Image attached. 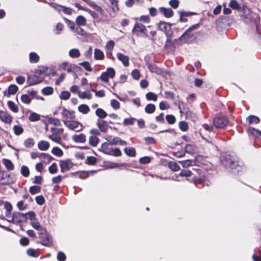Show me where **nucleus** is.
Masks as SVG:
<instances>
[{
	"label": "nucleus",
	"mask_w": 261,
	"mask_h": 261,
	"mask_svg": "<svg viewBox=\"0 0 261 261\" xmlns=\"http://www.w3.org/2000/svg\"><path fill=\"white\" fill-rule=\"evenodd\" d=\"M21 173L24 177H28L30 174V171L28 167L22 166L21 168Z\"/></svg>",
	"instance_id": "nucleus-57"
},
{
	"label": "nucleus",
	"mask_w": 261,
	"mask_h": 261,
	"mask_svg": "<svg viewBox=\"0 0 261 261\" xmlns=\"http://www.w3.org/2000/svg\"><path fill=\"white\" fill-rule=\"evenodd\" d=\"M133 32L137 36L141 37H146L148 36V32L145 27L140 23L135 24Z\"/></svg>",
	"instance_id": "nucleus-5"
},
{
	"label": "nucleus",
	"mask_w": 261,
	"mask_h": 261,
	"mask_svg": "<svg viewBox=\"0 0 261 261\" xmlns=\"http://www.w3.org/2000/svg\"><path fill=\"white\" fill-rule=\"evenodd\" d=\"M192 174L191 171L188 170H183L180 172L179 175L182 177H190Z\"/></svg>",
	"instance_id": "nucleus-64"
},
{
	"label": "nucleus",
	"mask_w": 261,
	"mask_h": 261,
	"mask_svg": "<svg viewBox=\"0 0 261 261\" xmlns=\"http://www.w3.org/2000/svg\"><path fill=\"white\" fill-rule=\"evenodd\" d=\"M0 119L6 123L10 124L12 121V117L8 112L1 111Z\"/></svg>",
	"instance_id": "nucleus-14"
},
{
	"label": "nucleus",
	"mask_w": 261,
	"mask_h": 261,
	"mask_svg": "<svg viewBox=\"0 0 261 261\" xmlns=\"http://www.w3.org/2000/svg\"><path fill=\"white\" fill-rule=\"evenodd\" d=\"M73 165L72 163L68 159L60 161L61 171L63 173L70 170L72 168Z\"/></svg>",
	"instance_id": "nucleus-12"
},
{
	"label": "nucleus",
	"mask_w": 261,
	"mask_h": 261,
	"mask_svg": "<svg viewBox=\"0 0 261 261\" xmlns=\"http://www.w3.org/2000/svg\"><path fill=\"white\" fill-rule=\"evenodd\" d=\"M49 172L51 174H55L58 171V167L56 163H53L48 168Z\"/></svg>",
	"instance_id": "nucleus-59"
},
{
	"label": "nucleus",
	"mask_w": 261,
	"mask_h": 261,
	"mask_svg": "<svg viewBox=\"0 0 261 261\" xmlns=\"http://www.w3.org/2000/svg\"><path fill=\"white\" fill-rule=\"evenodd\" d=\"M49 146V143L46 141H41L38 143V147L41 151L47 150Z\"/></svg>",
	"instance_id": "nucleus-23"
},
{
	"label": "nucleus",
	"mask_w": 261,
	"mask_h": 261,
	"mask_svg": "<svg viewBox=\"0 0 261 261\" xmlns=\"http://www.w3.org/2000/svg\"><path fill=\"white\" fill-rule=\"evenodd\" d=\"M195 150V146L192 144H188L185 147V151L188 153H193Z\"/></svg>",
	"instance_id": "nucleus-48"
},
{
	"label": "nucleus",
	"mask_w": 261,
	"mask_h": 261,
	"mask_svg": "<svg viewBox=\"0 0 261 261\" xmlns=\"http://www.w3.org/2000/svg\"><path fill=\"white\" fill-rule=\"evenodd\" d=\"M148 68L150 72L155 73L158 74L162 75L164 73L163 70L161 68L154 64H149L148 65Z\"/></svg>",
	"instance_id": "nucleus-18"
},
{
	"label": "nucleus",
	"mask_w": 261,
	"mask_h": 261,
	"mask_svg": "<svg viewBox=\"0 0 261 261\" xmlns=\"http://www.w3.org/2000/svg\"><path fill=\"white\" fill-rule=\"evenodd\" d=\"M160 12L164 15L167 18H170L173 15V12L170 8H166L165 7H161L159 9Z\"/></svg>",
	"instance_id": "nucleus-17"
},
{
	"label": "nucleus",
	"mask_w": 261,
	"mask_h": 261,
	"mask_svg": "<svg viewBox=\"0 0 261 261\" xmlns=\"http://www.w3.org/2000/svg\"><path fill=\"white\" fill-rule=\"evenodd\" d=\"M116 56L117 59L122 62L125 67L128 66L129 59L127 56L124 55L120 53H117Z\"/></svg>",
	"instance_id": "nucleus-15"
},
{
	"label": "nucleus",
	"mask_w": 261,
	"mask_h": 261,
	"mask_svg": "<svg viewBox=\"0 0 261 261\" xmlns=\"http://www.w3.org/2000/svg\"><path fill=\"white\" fill-rule=\"evenodd\" d=\"M106 140L109 142L111 144L116 145L118 144L119 138L118 137H114L112 138L111 136H108L106 138Z\"/></svg>",
	"instance_id": "nucleus-42"
},
{
	"label": "nucleus",
	"mask_w": 261,
	"mask_h": 261,
	"mask_svg": "<svg viewBox=\"0 0 261 261\" xmlns=\"http://www.w3.org/2000/svg\"><path fill=\"white\" fill-rule=\"evenodd\" d=\"M220 160L222 164L226 168L233 169H236L238 166V163L236 162V158L229 154H222Z\"/></svg>",
	"instance_id": "nucleus-1"
},
{
	"label": "nucleus",
	"mask_w": 261,
	"mask_h": 261,
	"mask_svg": "<svg viewBox=\"0 0 261 261\" xmlns=\"http://www.w3.org/2000/svg\"><path fill=\"white\" fill-rule=\"evenodd\" d=\"M94 58L96 60H102L104 58L103 52L99 49H95L94 50Z\"/></svg>",
	"instance_id": "nucleus-37"
},
{
	"label": "nucleus",
	"mask_w": 261,
	"mask_h": 261,
	"mask_svg": "<svg viewBox=\"0 0 261 261\" xmlns=\"http://www.w3.org/2000/svg\"><path fill=\"white\" fill-rule=\"evenodd\" d=\"M110 4H111V7L112 9V11L115 13L116 12L118 11L119 10V7H118V0H109Z\"/></svg>",
	"instance_id": "nucleus-28"
},
{
	"label": "nucleus",
	"mask_w": 261,
	"mask_h": 261,
	"mask_svg": "<svg viewBox=\"0 0 261 261\" xmlns=\"http://www.w3.org/2000/svg\"><path fill=\"white\" fill-rule=\"evenodd\" d=\"M21 101L25 104H29L31 102V99L30 96L27 94H23L21 96Z\"/></svg>",
	"instance_id": "nucleus-58"
},
{
	"label": "nucleus",
	"mask_w": 261,
	"mask_h": 261,
	"mask_svg": "<svg viewBox=\"0 0 261 261\" xmlns=\"http://www.w3.org/2000/svg\"><path fill=\"white\" fill-rule=\"evenodd\" d=\"M95 114L99 118L101 119L106 118L108 115L107 113L101 108H98L96 110Z\"/></svg>",
	"instance_id": "nucleus-33"
},
{
	"label": "nucleus",
	"mask_w": 261,
	"mask_h": 261,
	"mask_svg": "<svg viewBox=\"0 0 261 261\" xmlns=\"http://www.w3.org/2000/svg\"><path fill=\"white\" fill-rule=\"evenodd\" d=\"M63 132V129L51 127L50 134L48 135V138L53 142L61 144L62 143V138L61 135Z\"/></svg>",
	"instance_id": "nucleus-2"
},
{
	"label": "nucleus",
	"mask_w": 261,
	"mask_h": 261,
	"mask_svg": "<svg viewBox=\"0 0 261 261\" xmlns=\"http://www.w3.org/2000/svg\"><path fill=\"white\" fill-rule=\"evenodd\" d=\"M155 110V106L152 103L148 104L145 108V111L147 114H152Z\"/></svg>",
	"instance_id": "nucleus-39"
},
{
	"label": "nucleus",
	"mask_w": 261,
	"mask_h": 261,
	"mask_svg": "<svg viewBox=\"0 0 261 261\" xmlns=\"http://www.w3.org/2000/svg\"><path fill=\"white\" fill-rule=\"evenodd\" d=\"M28 83L30 85H34L37 84L42 82V79L38 77L36 75L30 76L28 77Z\"/></svg>",
	"instance_id": "nucleus-21"
},
{
	"label": "nucleus",
	"mask_w": 261,
	"mask_h": 261,
	"mask_svg": "<svg viewBox=\"0 0 261 261\" xmlns=\"http://www.w3.org/2000/svg\"><path fill=\"white\" fill-rule=\"evenodd\" d=\"M39 158L43 159L44 161H47L49 162L53 160V158L48 154L45 153H40Z\"/></svg>",
	"instance_id": "nucleus-51"
},
{
	"label": "nucleus",
	"mask_w": 261,
	"mask_h": 261,
	"mask_svg": "<svg viewBox=\"0 0 261 261\" xmlns=\"http://www.w3.org/2000/svg\"><path fill=\"white\" fill-rule=\"evenodd\" d=\"M76 22L79 25H85L86 23V19L82 16H79L76 19Z\"/></svg>",
	"instance_id": "nucleus-47"
},
{
	"label": "nucleus",
	"mask_w": 261,
	"mask_h": 261,
	"mask_svg": "<svg viewBox=\"0 0 261 261\" xmlns=\"http://www.w3.org/2000/svg\"><path fill=\"white\" fill-rule=\"evenodd\" d=\"M146 98L148 100L156 101L158 96L152 92H148L146 94Z\"/></svg>",
	"instance_id": "nucleus-46"
},
{
	"label": "nucleus",
	"mask_w": 261,
	"mask_h": 261,
	"mask_svg": "<svg viewBox=\"0 0 261 261\" xmlns=\"http://www.w3.org/2000/svg\"><path fill=\"white\" fill-rule=\"evenodd\" d=\"M40 115L36 113L32 112L29 116V120L31 121L34 122L38 121L40 119Z\"/></svg>",
	"instance_id": "nucleus-50"
},
{
	"label": "nucleus",
	"mask_w": 261,
	"mask_h": 261,
	"mask_svg": "<svg viewBox=\"0 0 261 261\" xmlns=\"http://www.w3.org/2000/svg\"><path fill=\"white\" fill-rule=\"evenodd\" d=\"M60 67L61 69L66 71L69 73L74 72L75 69L77 68L76 65L68 62H64L62 63Z\"/></svg>",
	"instance_id": "nucleus-13"
},
{
	"label": "nucleus",
	"mask_w": 261,
	"mask_h": 261,
	"mask_svg": "<svg viewBox=\"0 0 261 261\" xmlns=\"http://www.w3.org/2000/svg\"><path fill=\"white\" fill-rule=\"evenodd\" d=\"M24 216H25L26 220L27 219H29L31 222H32L36 219V215L35 213L33 212L27 213L24 214Z\"/></svg>",
	"instance_id": "nucleus-52"
},
{
	"label": "nucleus",
	"mask_w": 261,
	"mask_h": 261,
	"mask_svg": "<svg viewBox=\"0 0 261 261\" xmlns=\"http://www.w3.org/2000/svg\"><path fill=\"white\" fill-rule=\"evenodd\" d=\"M4 207L6 211L5 215L7 218H11V213L12 210L11 204L8 202L5 203Z\"/></svg>",
	"instance_id": "nucleus-27"
},
{
	"label": "nucleus",
	"mask_w": 261,
	"mask_h": 261,
	"mask_svg": "<svg viewBox=\"0 0 261 261\" xmlns=\"http://www.w3.org/2000/svg\"><path fill=\"white\" fill-rule=\"evenodd\" d=\"M78 110L83 114H87L89 112L90 108L87 105L83 104L78 107Z\"/></svg>",
	"instance_id": "nucleus-29"
},
{
	"label": "nucleus",
	"mask_w": 261,
	"mask_h": 261,
	"mask_svg": "<svg viewBox=\"0 0 261 261\" xmlns=\"http://www.w3.org/2000/svg\"><path fill=\"white\" fill-rule=\"evenodd\" d=\"M99 142V139L96 136H91L89 138V143L92 146H96Z\"/></svg>",
	"instance_id": "nucleus-35"
},
{
	"label": "nucleus",
	"mask_w": 261,
	"mask_h": 261,
	"mask_svg": "<svg viewBox=\"0 0 261 261\" xmlns=\"http://www.w3.org/2000/svg\"><path fill=\"white\" fill-rule=\"evenodd\" d=\"M35 144L34 140L33 138H28L24 141V145L26 147L30 148Z\"/></svg>",
	"instance_id": "nucleus-45"
},
{
	"label": "nucleus",
	"mask_w": 261,
	"mask_h": 261,
	"mask_svg": "<svg viewBox=\"0 0 261 261\" xmlns=\"http://www.w3.org/2000/svg\"><path fill=\"white\" fill-rule=\"evenodd\" d=\"M247 119L249 124H257L260 121L259 118L258 117L254 115H250L248 116Z\"/></svg>",
	"instance_id": "nucleus-34"
},
{
	"label": "nucleus",
	"mask_w": 261,
	"mask_h": 261,
	"mask_svg": "<svg viewBox=\"0 0 261 261\" xmlns=\"http://www.w3.org/2000/svg\"><path fill=\"white\" fill-rule=\"evenodd\" d=\"M97 159L94 156H89L86 160V163L88 165H94L96 163Z\"/></svg>",
	"instance_id": "nucleus-63"
},
{
	"label": "nucleus",
	"mask_w": 261,
	"mask_h": 261,
	"mask_svg": "<svg viewBox=\"0 0 261 261\" xmlns=\"http://www.w3.org/2000/svg\"><path fill=\"white\" fill-rule=\"evenodd\" d=\"M13 130L15 134L18 136L21 135L23 132V128L19 125H15L13 127Z\"/></svg>",
	"instance_id": "nucleus-54"
},
{
	"label": "nucleus",
	"mask_w": 261,
	"mask_h": 261,
	"mask_svg": "<svg viewBox=\"0 0 261 261\" xmlns=\"http://www.w3.org/2000/svg\"><path fill=\"white\" fill-rule=\"evenodd\" d=\"M97 126L101 132L106 133L109 128V125L107 121L98 120L97 121Z\"/></svg>",
	"instance_id": "nucleus-16"
},
{
	"label": "nucleus",
	"mask_w": 261,
	"mask_h": 261,
	"mask_svg": "<svg viewBox=\"0 0 261 261\" xmlns=\"http://www.w3.org/2000/svg\"><path fill=\"white\" fill-rule=\"evenodd\" d=\"M249 132L253 136L258 137L261 134V132L259 130L255 129L253 127H249L248 129Z\"/></svg>",
	"instance_id": "nucleus-53"
},
{
	"label": "nucleus",
	"mask_w": 261,
	"mask_h": 261,
	"mask_svg": "<svg viewBox=\"0 0 261 261\" xmlns=\"http://www.w3.org/2000/svg\"><path fill=\"white\" fill-rule=\"evenodd\" d=\"M80 55V52L77 48L72 49L69 51V56L72 58H77Z\"/></svg>",
	"instance_id": "nucleus-31"
},
{
	"label": "nucleus",
	"mask_w": 261,
	"mask_h": 261,
	"mask_svg": "<svg viewBox=\"0 0 261 261\" xmlns=\"http://www.w3.org/2000/svg\"><path fill=\"white\" fill-rule=\"evenodd\" d=\"M169 168L173 171H177L180 170L179 166L174 162H170L168 163Z\"/></svg>",
	"instance_id": "nucleus-40"
},
{
	"label": "nucleus",
	"mask_w": 261,
	"mask_h": 261,
	"mask_svg": "<svg viewBox=\"0 0 261 261\" xmlns=\"http://www.w3.org/2000/svg\"><path fill=\"white\" fill-rule=\"evenodd\" d=\"M112 148L110 147L109 143H103L100 147V150L106 154L110 155Z\"/></svg>",
	"instance_id": "nucleus-20"
},
{
	"label": "nucleus",
	"mask_w": 261,
	"mask_h": 261,
	"mask_svg": "<svg viewBox=\"0 0 261 261\" xmlns=\"http://www.w3.org/2000/svg\"><path fill=\"white\" fill-rule=\"evenodd\" d=\"M10 218L11 219H9L8 221L15 224H19L26 221V217L24 214L19 212L14 213L12 217H11Z\"/></svg>",
	"instance_id": "nucleus-7"
},
{
	"label": "nucleus",
	"mask_w": 261,
	"mask_h": 261,
	"mask_svg": "<svg viewBox=\"0 0 261 261\" xmlns=\"http://www.w3.org/2000/svg\"><path fill=\"white\" fill-rule=\"evenodd\" d=\"M78 96L81 99H90L92 98V94L90 91L86 92H78Z\"/></svg>",
	"instance_id": "nucleus-25"
},
{
	"label": "nucleus",
	"mask_w": 261,
	"mask_h": 261,
	"mask_svg": "<svg viewBox=\"0 0 261 261\" xmlns=\"http://www.w3.org/2000/svg\"><path fill=\"white\" fill-rule=\"evenodd\" d=\"M47 122L49 124H53L56 126H59L61 125L60 120L56 118L48 117Z\"/></svg>",
	"instance_id": "nucleus-26"
},
{
	"label": "nucleus",
	"mask_w": 261,
	"mask_h": 261,
	"mask_svg": "<svg viewBox=\"0 0 261 261\" xmlns=\"http://www.w3.org/2000/svg\"><path fill=\"white\" fill-rule=\"evenodd\" d=\"M242 17L243 20L247 23L252 21L253 18H254V21L255 23L259 21V17L248 8H244L243 9V14Z\"/></svg>",
	"instance_id": "nucleus-4"
},
{
	"label": "nucleus",
	"mask_w": 261,
	"mask_h": 261,
	"mask_svg": "<svg viewBox=\"0 0 261 261\" xmlns=\"http://www.w3.org/2000/svg\"><path fill=\"white\" fill-rule=\"evenodd\" d=\"M70 93L67 91H62L60 95V98L64 100L68 99L70 98Z\"/></svg>",
	"instance_id": "nucleus-49"
},
{
	"label": "nucleus",
	"mask_w": 261,
	"mask_h": 261,
	"mask_svg": "<svg viewBox=\"0 0 261 261\" xmlns=\"http://www.w3.org/2000/svg\"><path fill=\"white\" fill-rule=\"evenodd\" d=\"M179 163L181 164L184 168H187L192 165V161L190 160L181 161H179Z\"/></svg>",
	"instance_id": "nucleus-62"
},
{
	"label": "nucleus",
	"mask_w": 261,
	"mask_h": 261,
	"mask_svg": "<svg viewBox=\"0 0 261 261\" xmlns=\"http://www.w3.org/2000/svg\"><path fill=\"white\" fill-rule=\"evenodd\" d=\"M39 56L34 52H32L29 55L30 61L32 63H37L39 60Z\"/></svg>",
	"instance_id": "nucleus-30"
},
{
	"label": "nucleus",
	"mask_w": 261,
	"mask_h": 261,
	"mask_svg": "<svg viewBox=\"0 0 261 261\" xmlns=\"http://www.w3.org/2000/svg\"><path fill=\"white\" fill-rule=\"evenodd\" d=\"M115 43L113 40L108 41L105 46L107 51H111L114 46Z\"/></svg>",
	"instance_id": "nucleus-56"
},
{
	"label": "nucleus",
	"mask_w": 261,
	"mask_h": 261,
	"mask_svg": "<svg viewBox=\"0 0 261 261\" xmlns=\"http://www.w3.org/2000/svg\"><path fill=\"white\" fill-rule=\"evenodd\" d=\"M213 123L216 127L223 128L227 125L228 121L225 117H216L214 119Z\"/></svg>",
	"instance_id": "nucleus-10"
},
{
	"label": "nucleus",
	"mask_w": 261,
	"mask_h": 261,
	"mask_svg": "<svg viewBox=\"0 0 261 261\" xmlns=\"http://www.w3.org/2000/svg\"><path fill=\"white\" fill-rule=\"evenodd\" d=\"M115 75V71L113 68L109 67L105 72H103L100 75V79L104 82H108L109 78H113Z\"/></svg>",
	"instance_id": "nucleus-8"
},
{
	"label": "nucleus",
	"mask_w": 261,
	"mask_h": 261,
	"mask_svg": "<svg viewBox=\"0 0 261 261\" xmlns=\"http://www.w3.org/2000/svg\"><path fill=\"white\" fill-rule=\"evenodd\" d=\"M31 224L34 229L40 231H43V228L42 226L40 225L39 221L37 220V219L34 220L33 221L31 222Z\"/></svg>",
	"instance_id": "nucleus-41"
},
{
	"label": "nucleus",
	"mask_w": 261,
	"mask_h": 261,
	"mask_svg": "<svg viewBox=\"0 0 261 261\" xmlns=\"http://www.w3.org/2000/svg\"><path fill=\"white\" fill-rule=\"evenodd\" d=\"M39 235V238L41 240L40 242L41 244L47 247L51 246L52 244L51 238L46 231H44V232L41 231Z\"/></svg>",
	"instance_id": "nucleus-11"
},
{
	"label": "nucleus",
	"mask_w": 261,
	"mask_h": 261,
	"mask_svg": "<svg viewBox=\"0 0 261 261\" xmlns=\"http://www.w3.org/2000/svg\"><path fill=\"white\" fill-rule=\"evenodd\" d=\"M18 90V87L15 85H10L8 89V92H4L5 95L9 96L10 95L14 94Z\"/></svg>",
	"instance_id": "nucleus-22"
},
{
	"label": "nucleus",
	"mask_w": 261,
	"mask_h": 261,
	"mask_svg": "<svg viewBox=\"0 0 261 261\" xmlns=\"http://www.w3.org/2000/svg\"><path fill=\"white\" fill-rule=\"evenodd\" d=\"M85 2L88 4L90 6H91L93 9H94L96 11L98 12H101L102 11V9L100 7L96 5L95 3L91 2V0H83Z\"/></svg>",
	"instance_id": "nucleus-38"
},
{
	"label": "nucleus",
	"mask_w": 261,
	"mask_h": 261,
	"mask_svg": "<svg viewBox=\"0 0 261 261\" xmlns=\"http://www.w3.org/2000/svg\"><path fill=\"white\" fill-rule=\"evenodd\" d=\"M8 106L10 109L14 113H17L18 111L17 106L12 101H8Z\"/></svg>",
	"instance_id": "nucleus-44"
},
{
	"label": "nucleus",
	"mask_w": 261,
	"mask_h": 261,
	"mask_svg": "<svg viewBox=\"0 0 261 261\" xmlns=\"http://www.w3.org/2000/svg\"><path fill=\"white\" fill-rule=\"evenodd\" d=\"M53 92V89L50 87H46L42 89V93L44 95H50Z\"/></svg>",
	"instance_id": "nucleus-61"
},
{
	"label": "nucleus",
	"mask_w": 261,
	"mask_h": 261,
	"mask_svg": "<svg viewBox=\"0 0 261 261\" xmlns=\"http://www.w3.org/2000/svg\"><path fill=\"white\" fill-rule=\"evenodd\" d=\"M2 162L7 170L12 171L14 168V166L12 161L9 159H4Z\"/></svg>",
	"instance_id": "nucleus-24"
},
{
	"label": "nucleus",
	"mask_w": 261,
	"mask_h": 261,
	"mask_svg": "<svg viewBox=\"0 0 261 261\" xmlns=\"http://www.w3.org/2000/svg\"><path fill=\"white\" fill-rule=\"evenodd\" d=\"M51 153L55 155L61 157L63 155L62 150L58 147H54L51 150Z\"/></svg>",
	"instance_id": "nucleus-36"
},
{
	"label": "nucleus",
	"mask_w": 261,
	"mask_h": 261,
	"mask_svg": "<svg viewBox=\"0 0 261 261\" xmlns=\"http://www.w3.org/2000/svg\"><path fill=\"white\" fill-rule=\"evenodd\" d=\"M29 191L32 194L34 195L40 191V187L37 186H32L30 188Z\"/></svg>",
	"instance_id": "nucleus-55"
},
{
	"label": "nucleus",
	"mask_w": 261,
	"mask_h": 261,
	"mask_svg": "<svg viewBox=\"0 0 261 261\" xmlns=\"http://www.w3.org/2000/svg\"><path fill=\"white\" fill-rule=\"evenodd\" d=\"M124 152L129 156L134 157L136 155V150L133 147H126L124 149Z\"/></svg>",
	"instance_id": "nucleus-32"
},
{
	"label": "nucleus",
	"mask_w": 261,
	"mask_h": 261,
	"mask_svg": "<svg viewBox=\"0 0 261 261\" xmlns=\"http://www.w3.org/2000/svg\"><path fill=\"white\" fill-rule=\"evenodd\" d=\"M59 110L61 111V115L63 120L74 119L75 117L74 112L70 111L64 107H59Z\"/></svg>",
	"instance_id": "nucleus-9"
},
{
	"label": "nucleus",
	"mask_w": 261,
	"mask_h": 261,
	"mask_svg": "<svg viewBox=\"0 0 261 261\" xmlns=\"http://www.w3.org/2000/svg\"><path fill=\"white\" fill-rule=\"evenodd\" d=\"M229 7L234 10L240 9V5L236 0H230L229 3Z\"/></svg>",
	"instance_id": "nucleus-43"
},
{
	"label": "nucleus",
	"mask_w": 261,
	"mask_h": 261,
	"mask_svg": "<svg viewBox=\"0 0 261 261\" xmlns=\"http://www.w3.org/2000/svg\"><path fill=\"white\" fill-rule=\"evenodd\" d=\"M72 140L76 143H83L86 142V136L84 134H75L72 136Z\"/></svg>",
	"instance_id": "nucleus-19"
},
{
	"label": "nucleus",
	"mask_w": 261,
	"mask_h": 261,
	"mask_svg": "<svg viewBox=\"0 0 261 261\" xmlns=\"http://www.w3.org/2000/svg\"><path fill=\"white\" fill-rule=\"evenodd\" d=\"M63 122L67 128L76 132L82 130L84 127L83 124L77 121L63 120Z\"/></svg>",
	"instance_id": "nucleus-3"
},
{
	"label": "nucleus",
	"mask_w": 261,
	"mask_h": 261,
	"mask_svg": "<svg viewBox=\"0 0 261 261\" xmlns=\"http://www.w3.org/2000/svg\"><path fill=\"white\" fill-rule=\"evenodd\" d=\"M136 119L133 117L125 118L123 121V124L125 125H133Z\"/></svg>",
	"instance_id": "nucleus-60"
},
{
	"label": "nucleus",
	"mask_w": 261,
	"mask_h": 261,
	"mask_svg": "<svg viewBox=\"0 0 261 261\" xmlns=\"http://www.w3.org/2000/svg\"><path fill=\"white\" fill-rule=\"evenodd\" d=\"M15 181L14 175L8 174L3 171H0V184L9 185L13 184Z\"/></svg>",
	"instance_id": "nucleus-6"
}]
</instances>
